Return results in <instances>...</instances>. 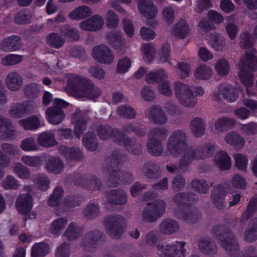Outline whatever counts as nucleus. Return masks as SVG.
Listing matches in <instances>:
<instances>
[{"label":"nucleus","mask_w":257,"mask_h":257,"mask_svg":"<svg viewBox=\"0 0 257 257\" xmlns=\"http://www.w3.org/2000/svg\"><path fill=\"white\" fill-rule=\"evenodd\" d=\"M31 106L28 101L21 103H15L12 104L9 111L11 116L20 118L30 112Z\"/></svg>","instance_id":"nucleus-21"},{"label":"nucleus","mask_w":257,"mask_h":257,"mask_svg":"<svg viewBox=\"0 0 257 257\" xmlns=\"http://www.w3.org/2000/svg\"><path fill=\"white\" fill-rule=\"evenodd\" d=\"M60 152L68 161L78 160L82 156L80 150L77 148L62 146L60 149Z\"/></svg>","instance_id":"nucleus-28"},{"label":"nucleus","mask_w":257,"mask_h":257,"mask_svg":"<svg viewBox=\"0 0 257 257\" xmlns=\"http://www.w3.org/2000/svg\"><path fill=\"white\" fill-rule=\"evenodd\" d=\"M50 248L49 245L44 242L35 243L32 249L33 257H44L49 253Z\"/></svg>","instance_id":"nucleus-35"},{"label":"nucleus","mask_w":257,"mask_h":257,"mask_svg":"<svg viewBox=\"0 0 257 257\" xmlns=\"http://www.w3.org/2000/svg\"><path fill=\"white\" fill-rule=\"evenodd\" d=\"M214 163L221 170H228L231 166V160L226 152L220 151L216 154Z\"/></svg>","instance_id":"nucleus-25"},{"label":"nucleus","mask_w":257,"mask_h":257,"mask_svg":"<svg viewBox=\"0 0 257 257\" xmlns=\"http://www.w3.org/2000/svg\"><path fill=\"white\" fill-rule=\"evenodd\" d=\"M246 186L245 180L239 175L234 176L229 184L219 186L214 190L212 196L214 203L222 202L227 193H231V188L244 189Z\"/></svg>","instance_id":"nucleus-4"},{"label":"nucleus","mask_w":257,"mask_h":257,"mask_svg":"<svg viewBox=\"0 0 257 257\" xmlns=\"http://www.w3.org/2000/svg\"><path fill=\"white\" fill-rule=\"evenodd\" d=\"M208 40L212 48L216 51H222L225 48V39L219 34H211L208 37Z\"/></svg>","instance_id":"nucleus-27"},{"label":"nucleus","mask_w":257,"mask_h":257,"mask_svg":"<svg viewBox=\"0 0 257 257\" xmlns=\"http://www.w3.org/2000/svg\"><path fill=\"white\" fill-rule=\"evenodd\" d=\"M42 90L41 85L36 83H31L25 87V94L30 98H35L37 97Z\"/></svg>","instance_id":"nucleus-45"},{"label":"nucleus","mask_w":257,"mask_h":257,"mask_svg":"<svg viewBox=\"0 0 257 257\" xmlns=\"http://www.w3.org/2000/svg\"><path fill=\"white\" fill-rule=\"evenodd\" d=\"M63 191L61 188H57L53 191L48 199V204L50 206H55L60 202Z\"/></svg>","instance_id":"nucleus-51"},{"label":"nucleus","mask_w":257,"mask_h":257,"mask_svg":"<svg viewBox=\"0 0 257 257\" xmlns=\"http://www.w3.org/2000/svg\"><path fill=\"white\" fill-rule=\"evenodd\" d=\"M239 128L246 135H254L257 133V123L250 122L246 124H241Z\"/></svg>","instance_id":"nucleus-58"},{"label":"nucleus","mask_w":257,"mask_h":257,"mask_svg":"<svg viewBox=\"0 0 257 257\" xmlns=\"http://www.w3.org/2000/svg\"><path fill=\"white\" fill-rule=\"evenodd\" d=\"M72 121L74 123V134L76 137L79 138L81 135L85 130L86 121L83 118L80 117L79 114H76L73 116Z\"/></svg>","instance_id":"nucleus-34"},{"label":"nucleus","mask_w":257,"mask_h":257,"mask_svg":"<svg viewBox=\"0 0 257 257\" xmlns=\"http://www.w3.org/2000/svg\"><path fill=\"white\" fill-rule=\"evenodd\" d=\"M93 58L103 64H110L114 61V55L109 48L105 45L94 47L92 51Z\"/></svg>","instance_id":"nucleus-14"},{"label":"nucleus","mask_w":257,"mask_h":257,"mask_svg":"<svg viewBox=\"0 0 257 257\" xmlns=\"http://www.w3.org/2000/svg\"><path fill=\"white\" fill-rule=\"evenodd\" d=\"M143 59L147 62H151L154 58L155 54L154 47L149 43L143 44L141 49Z\"/></svg>","instance_id":"nucleus-43"},{"label":"nucleus","mask_w":257,"mask_h":257,"mask_svg":"<svg viewBox=\"0 0 257 257\" xmlns=\"http://www.w3.org/2000/svg\"><path fill=\"white\" fill-rule=\"evenodd\" d=\"M67 223V221L64 218L56 219L51 223L49 231L53 235H58L63 231Z\"/></svg>","instance_id":"nucleus-39"},{"label":"nucleus","mask_w":257,"mask_h":257,"mask_svg":"<svg viewBox=\"0 0 257 257\" xmlns=\"http://www.w3.org/2000/svg\"><path fill=\"white\" fill-rule=\"evenodd\" d=\"M34 182L41 190H46L49 187V180L45 174L38 175L35 179Z\"/></svg>","instance_id":"nucleus-56"},{"label":"nucleus","mask_w":257,"mask_h":257,"mask_svg":"<svg viewBox=\"0 0 257 257\" xmlns=\"http://www.w3.org/2000/svg\"><path fill=\"white\" fill-rule=\"evenodd\" d=\"M165 210L166 204L162 200H157L148 202L142 212V219L147 222L154 221L164 213Z\"/></svg>","instance_id":"nucleus-8"},{"label":"nucleus","mask_w":257,"mask_h":257,"mask_svg":"<svg viewBox=\"0 0 257 257\" xmlns=\"http://www.w3.org/2000/svg\"><path fill=\"white\" fill-rule=\"evenodd\" d=\"M31 15L27 11H21L15 17V21L19 24H26L30 22Z\"/></svg>","instance_id":"nucleus-59"},{"label":"nucleus","mask_w":257,"mask_h":257,"mask_svg":"<svg viewBox=\"0 0 257 257\" xmlns=\"http://www.w3.org/2000/svg\"><path fill=\"white\" fill-rule=\"evenodd\" d=\"M20 147L25 152H32L38 150V147L35 139L29 137L24 139L21 143Z\"/></svg>","instance_id":"nucleus-44"},{"label":"nucleus","mask_w":257,"mask_h":257,"mask_svg":"<svg viewBox=\"0 0 257 257\" xmlns=\"http://www.w3.org/2000/svg\"><path fill=\"white\" fill-rule=\"evenodd\" d=\"M98 134L101 140H105L109 138H112L114 141L122 142L126 147H131V141L130 139L126 138L123 134L108 126L100 127L98 131Z\"/></svg>","instance_id":"nucleus-12"},{"label":"nucleus","mask_w":257,"mask_h":257,"mask_svg":"<svg viewBox=\"0 0 257 257\" xmlns=\"http://www.w3.org/2000/svg\"><path fill=\"white\" fill-rule=\"evenodd\" d=\"M191 129L196 137H201L204 134L205 124L204 121L200 118H194L191 122Z\"/></svg>","instance_id":"nucleus-37"},{"label":"nucleus","mask_w":257,"mask_h":257,"mask_svg":"<svg viewBox=\"0 0 257 257\" xmlns=\"http://www.w3.org/2000/svg\"><path fill=\"white\" fill-rule=\"evenodd\" d=\"M160 229L165 233H171L178 230L179 225L176 221L167 219L162 221Z\"/></svg>","instance_id":"nucleus-40"},{"label":"nucleus","mask_w":257,"mask_h":257,"mask_svg":"<svg viewBox=\"0 0 257 257\" xmlns=\"http://www.w3.org/2000/svg\"><path fill=\"white\" fill-rule=\"evenodd\" d=\"M17 147L9 144H4L0 150V166L6 167L10 162L9 156L15 155L18 153Z\"/></svg>","instance_id":"nucleus-16"},{"label":"nucleus","mask_w":257,"mask_h":257,"mask_svg":"<svg viewBox=\"0 0 257 257\" xmlns=\"http://www.w3.org/2000/svg\"><path fill=\"white\" fill-rule=\"evenodd\" d=\"M23 59L22 55L16 54H9L4 57L1 60V63L5 66H11L21 63Z\"/></svg>","instance_id":"nucleus-47"},{"label":"nucleus","mask_w":257,"mask_h":257,"mask_svg":"<svg viewBox=\"0 0 257 257\" xmlns=\"http://www.w3.org/2000/svg\"><path fill=\"white\" fill-rule=\"evenodd\" d=\"M82 142L87 149L91 151L96 150L97 146L96 139L92 133L88 132L83 138Z\"/></svg>","instance_id":"nucleus-48"},{"label":"nucleus","mask_w":257,"mask_h":257,"mask_svg":"<svg viewBox=\"0 0 257 257\" xmlns=\"http://www.w3.org/2000/svg\"><path fill=\"white\" fill-rule=\"evenodd\" d=\"M174 90L178 101L185 107L194 106L197 102L196 99L193 97V90L187 84L176 82L174 84Z\"/></svg>","instance_id":"nucleus-5"},{"label":"nucleus","mask_w":257,"mask_h":257,"mask_svg":"<svg viewBox=\"0 0 257 257\" xmlns=\"http://www.w3.org/2000/svg\"><path fill=\"white\" fill-rule=\"evenodd\" d=\"M21 41L20 37L12 36L4 40L2 44V49L6 52L18 51L20 49Z\"/></svg>","instance_id":"nucleus-23"},{"label":"nucleus","mask_w":257,"mask_h":257,"mask_svg":"<svg viewBox=\"0 0 257 257\" xmlns=\"http://www.w3.org/2000/svg\"><path fill=\"white\" fill-rule=\"evenodd\" d=\"M222 245L230 255H237L238 252V245L236 240L233 238L227 237L221 241Z\"/></svg>","instance_id":"nucleus-33"},{"label":"nucleus","mask_w":257,"mask_h":257,"mask_svg":"<svg viewBox=\"0 0 257 257\" xmlns=\"http://www.w3.org/2000/svg\"><path fill=\"white\" fill-rule=\"evenodd\" d=\"M105 19L106 20V26L109 28H116L119 22V19L115 13L111 11H107L105 15Z\"/></svg>","instance_id":"nucleus-54"},{"label":"nucleus","mask_w":257,"mask_h":257,"mask_svg":"<svg viewBox=\"0 0 257 257\" xmlns=\"http://www.w3.org/2000/svg\"><path fill=\"white\" fill-rule=\"evenodd\" d=\"M65 168L63 161L57 157L50 158L45 165V168L48 172L54 174L62 173Z\"/></svg>","instance_id":"nucleus-20"},{"label":"nucleus","mask_w":257,"mask_h":257,"mask_svg":"<svg viewBox=\"0 0 257 257\" xmlns=\"http://www.w3.org/2000/svg\"><path fill=\"white\" fill-rule=\"evenodd\" d=\"M225 143L236 149H241L245 144L244 139L237 132L231 131L224 136Z\"/></svg>","instance_id":"nucleus-22"},{"label":"nucleus","mask_w":257,"mask_h":257,"mask_svg":"<svg viewBox=\"0 0 257 257\" xmlns=\"http://www.w3.org/2000/svg\"><path fill=\"white\" fill-rule=\"evenodd\" d=\"M236 167L239 170H245L247 167L248 160L246 157L241 154H237L234 156Z\"/></svg>","instance_id":"nucleus-60"},{"label":"nucleus","mask_w":257,"mask_h":257,"mask_svg":"<svg viewBox=\"0 0 257 257\" xmlns=\"http://www.w3.org/2000/svg\"><path fill=\"white\" fill-rule=\"evenodd\" d=\"M166 133V129L162 127L155 128L150 132L147 148L148 151L153 155L159 156L162 153V145L158 139L165 137Z\"/></svg>","instance_id":"nucleus-9"},{"label":"nucleus","mask_w":257,"mask_h":257,"mask_svg":"<svg viewBox=\"0 0 257 257\" xmlns=\"http://www.w3.org/2000/svg\"><path fill=\"white\" fill-rule=\"evenodd\" d=\"M107 200L113 204H121L126 202L125 194L122 191H111L107 195Z\"/></svg>","instance_id":"nucleus-32"},{"label":"nucleus","mask_w":257,"mask_h":257,"mask_svg":"<svg viewBox=\"0 0 257 257\" xmlns=\"http://www.w3.org/2000/svg\"><path fill=\"white\" fill-rule=\"evenodd\" d=\"M11 123L7 119L0 116V127L4 134L1 136L3 139H12L14 135V132L10 126Z\"/></svg>","instance_id":"nucleus-36"},{"label":"nucleus","mask_w":257,"mask_h":257,"mask_svg":"<svg viewBox=\"0 0 257 257\" xmlns=\"http://www.w3.org/2000/svg\"><path fill=\"white\" fill-rule=\"evenodd\" d=\"M92 14V11L90 8L86 6H80L73 11L69 15L71 19L75 20H80L90 16Z\"/></svg>","instance_id":"nucleus-29"},{"label":"nucleus","mask_w":257,"mask_h":257,"mask_svg":"<svg viewBox=\"0 0 257 257\" xmlns=\"http://www.w3.org/2000/svg\"><path fill=\"white\" fill-rule=\"evenodd\" d=\"M12 168L21 179H27L30 177V173L29 169L21 163L14 164Z\"/></svg>","instance_id":"nucleus-49"},{"label":"nucleus","mask_w":257,"mask_h":257,"mask_svg":"<svg viewBox=\"0 0 257 257\" xmlns=\"http://www.w3.org/2000/svg\"><path fill=\"white\" fill-rule=\"evenodd\" d=\"M190 30V29L187 21L181 19L175 25L172 33L178 38L184 39L189 34Z\"/></svg>","instance_id":"nucleus-24"},{"label":"nucleus","mask_w":257,"mask_h":257,"mask_svg":"<svg viewBox=\"0 0 257 257\" xmlns=\"http://www.w3.org/2000/svg\"><path fill=\"white\" fill-rule=\"evenodd\" d=\"M47 43L55 48L61 47L64 43V39L61 38L57 34H50L46 39Z\"/></svg>","instance_id":"nucleus-50"},{"label":"nucleus","mask_w":257,"mask_h":257,"mask_svg":"<svg viewBox=\"0 0 257 257\" xmlns=\"http://www.w3.org/2000/svg\"><path fill=\"white\" fill-rule=\"evenodd\" d=\"M221 97L228 102H234L238 98L239 90L236 87L231 84H222L213 93V97L215 100H218Z\"/></svg>","instance_id":"nucleus-10"},{"label":"nucleus","mask_w":257,"mask_h":257,"mask_svg":"<svg viewBox=\"0 0 257 257\" xmlns=\"http://www.w3.org/2000/svg\"><path fill=\"white\" fill-rule=\"evenodd\" d=\"M167 77V73L163 70L160 69L148 73L146 75V80L149 83L160 82L158 86L159 92L164 95L170 96L172 93L170 84L167 81H164Z\"/></svg>","instance_id":"nucleus-7"},{"label":"nucleus","mask_w":257,"mask_h":257,"mask_svg":"<svg viewBox=\"0 0 257 257\" xmlns=\"http://www.w3.org/2000/svg\"><path fill=\"white\" fill-rule=\"evenodd\" d=\"M132 66V60L127 57L119 58L117 63L116 71L119 74H123L128 71Z\"/></svg>","instance_id":"nucleus-41"},{"label":"nucleus","mask_w":257,"mask_h":257,"mask_svg":"<svg viewBox=\"0 0 257 257\" xmlns=\"http://www.w3.org/2000/svg\"><path fill=\"white\" fill-rule=\"evenodd\" d=\"M19 182L14 177L9 176L4 179L2 186L5 189H17L19 186Z\"/></svg>","instance_id":"nucleus-57"},{"label":"nucleus","mask_w":257,"mask_h":257,"mask_svg":"<svg viewBox=\"0 0 257 257\" xmlns=\"http://www.w3.org/2000/svg\"><path fill=\"white\" fill-rule=\"evenodd\" d=\"M68 103L64 100L55 98L53 102V106L48 108L46 111V117L48 122L53 124L61 123L65 117L62 108H65Z\"/></svg>","instance_id":"nucleus-6"},{"label":"nucleus","mask_w":257,"mask_h":257,"mask_svg":"<svg viewBox=\"0 0 257 257\" xmlns=\"http://www.w3.org/2000/svg\"><path fill=\"white\" fill-rule=\"evenodd\" d=\"M5 83L8 89L12 91H17L22 87L23 79L16 72H11L7 74Z\"/></svg>","instance_id":"nucleus-17"},{"label":"nucleus","mask_w":257,"mask_h":257,"mask_svg":"<svg viewBox=\"0 0 257 257\" xmlns=\"http://www.w3.org/2000/svg\"><path fill=\"white\" fill-rule=\"evenodd\" d=\"M170 46L168 44H165L162 47L160 52V58L159 60V63H163L168 62L170 58Z\"/></svg>","instance_id":"nucleus-64"},{"label":"nucleus","mask_w":257,"mask_h":257,"mask_svg":"<svg viewBox=\"0 0 257 257\" xmlns=\"http://www.w3.org/2000/svg\"><path fill=\"white\" fill-rule=\"evenodd\" d=\"M19 123L25 130H36L41 125L40 120L36 115H32L26 118L21 119Z\"/></svg>","instance_id":"nucleus-30"},{"label":"nucleus","mask_w":257,"mask_h":257,"mask_svg":"<svg viewBox=\"0 0 257 257\" xmlns=\"http://www.w3.org/2000/svg\"><path fill=\"white\" fill-rule=\"evenodd\" d=\"M192 186L201 193H206L208 189V186L204 180H194L192 182Z\"/></svg>","instance_id":"nucleus-61"},{"label":"nucleus","mask_w":257,"mask_h":257,"mask_svg":"<svg viewBox=\"0 0 257 257\" xmlns=\"http://www.w3.org/2000/svg\"><path fill=\"white\" fill-rule=\"evenodd\" d=\"M16 206L19 213L22 214H26L32 208V198L28 194H21L17 199Z\"/></svg>","instance_id":"nucleus-18"},{"label":"nucleus","mask_w":257,"mask_h":257,"mask_svg":"<svg viewBox=\"0 0 257 257\" xmlns=\"http://www.w3.org/2000/svg\"><path fill=\"white\" fill-rule=\"evenodd\" d=\"M123 218L119 216H113L108 218L106 221L107 232L113 237H118L122 233L121 223Z\"/></svg>","instance_id":"nucleus-15"},{"label":"nucleus","mask_w":257,"mask_h":257,"mask_svg":"<svg viewBox=\"0 0 257 257\" xmlns=\"http://www.w3.org/2000/svg\"><path fill=\"white\" fill-rule=\"evenodd\" d=\"M138 10L140 13L148 20L147 22L148 25L155 27L158 25V22L155 20L151 22L149 21L154 19L158 14L156 7L150 0H140Z\"/></svg>","instance_id":"nucleus-11"},{"label":"nucleus","mask_w":257,"mask_h":257,"mask_svg":"<svg viewBox=\"0 0 257 257\" xmlns=\"http://www.w3.org/2000/svg\"><path fill=\"white\" fill-rule=\"evenodd\" d=\"M186 136L181 131H174L169 138L166 154L176 155L183 154L180 167L189 164L194 160H200L209 156L214 151V146L207 144L198 150L193 151L187 148L185 143Z\"/></svg>","instance_id":"nucleus-2"},{"label":"nucleus","mask_w":257,"mask_h":257,"mask_svg":"<svg viewBox=\"0 0 257 257\" xmlns=\"http://www.w3.org/2000/svg\"><path fill=\"white\" fill-rule=\"evenodd\" d=\"M150 118L157 123H164L167 121L165 112L159 108H154L149 114Z\"/></svg>","instance_id":"nucleus-46"},{"label":"nucleus","mask_w":257,"mask_h":257,"mask_svg":"<svg viewBox=\"0 0 257 257\" xmlns=\"http://www.w3.org/2000/svg\"><path fill=\"white\" fill-rule=\"evenodd\" d=\"M213 74L211 68L206 65H202L198 67L195 72L196 78L203 80L209 79Z\"/></svg>","instance_id":"nucleus-38"},{"label":"nucleus","mask_w":257,"mask_h":257,"mask_svg":"<svg viewBox=\"0 0 257 257\" xmlns=\"http://www.w3.org/2000/svg\"><path fill=\"white\" fill-rule=\"evenodd\" d=\"M236 124V120L233 118L222 117L215 121L213 131L214 133H223L233 127Z\"/></svg>","instance_id":"nucleus-19"},{"label":"nucleus","mask_w":257,"mask_h":257,"mask_svg":"<svg viewBox=\"0 0 257 257\" xmlns=\"http://www.w3.org/2000/svg\"><path fill=\"white\" fill-rule=\"evenodd\" d=\"M240 46L248 48L245 56L242 58L237 65V76L241 84L245 87V92L248 97L254 96L255 92L253 88L254 84V74L252 71L257 69V57L255 51L249 49L252 44L249 34L245 32L240 35L239 39Z\"/></svg>","instance_id":"nucleus-1"},{"label":"nucleus","mask_w":257,"mask_h":257,"mask_svg":"<svg viewBox=\"0 0 257 257\" xmlns=\"http://www.w3.org/2000/svg\"><path fill=\"white\" fill-rule=\"evenodd\" d=\"M38 144L43 147H51L57 144L55 135L53 133L45 132L40 134L37 138Z\"/></svg>","instance_id":"nucleus-26"},{"label":"nucleus","mask_w":257,"mask_h":257,"mask_svg":"<svg viewBox=\"0 0 257 257\" xmlns=\"http://www.w3.org/2000/svg\"><path fill=\"white\" fill-rule=\"evenodd\" d=\"M162 15L165 21L168 24H171L175 19L174 10L170 7H165Z\"/></svg>","instance_id":"nucleus-62"},{"label":"nucleus","mask_w":257,"mask_h":257,"mask_svg":"<svg viewBox=\"0 0 257 257\" xmlns=\"http://www.w3.org/2000/svg\"><path fill=\"white\" fill-rule=\"evenodd\" d=\"M244 237L245 240L252 241L257 238V224L253 226L249 225L246 230Z\"/></svg>","instance_id":"nucleus-63"},{"label":"nucleus","mask_w":257,"mask_h":257,"mask_svg":"<svg viewBox=\"0 0 257 257\" xmlns=\"http://www.w3.org/2000/svg\"><path fill=\"white\" fill-rule=\"evenodd\" d=\"M21 161L25 165L30 167H38L41 164L42 160L39 156H31L24 155L22 156Z\"/></svg>","instance_id":"nucleus-52"},{"label":"nucleus","mask_w":257,"mask_h":257,"mask_svg":"<svg viewBox=\"0 0 257 257\" xmlns=\"http://www.w3.org/2000/svg\"><path fill=\"white\" fill-rule=\"evenodd\" d=\"M80 228L77 224L72 222L70 223L65 232V235L69 239H74L79 236Z\"/></svg>","instance_id":"nucleus-53"},{"label":"nucleus","mask_w":257,"mask_h":257,"mask_svg":"<svg viewBox=\"0 0 257 257\" xmlns=\"http://www.w3.org/2000/svg\"><path fill=\"white\" fill-rule=\"evenodd\" d=\"M184 244L177 242L173 245H158V253L162 257H185Z\"/></svg>","instance_id":"nucleus-13"},{"label":"nucleus","mask_w":257,"mask_h":257,"mask_svg":"<svg viewBox=\"0 0 257 257\" xmlns=\"http://www.w3.org/2000/svg\"><path fill=\"white\" fill-rule=\"evenodd\" d=\"M199 247L201 251L206 254H211L215 252L216 245L211 243L210 240L206 238H201L198 242Z\"/></svg>","instance_id":"nucleus-42"},{"label":"nucleus","mask_w":257,"mask_h":257,"mask_svg":"<svg viewBox=\"0 0 257 257\" xmlns=\"http://www.w3.org/2000/svg\"><path fill=\"white\" fill-rule=\"evenodd\" d=\"M62 36L69 38L71 40L77 41L79 39L78 31L69 26H65L61 31Z\"/></svg>","instance_id":"nucleus-55"},{"label":"nucleus","mask_w":257,"mask_h":257,"mask_svg":"<svg viewBox=\"0 0 257 257\" xmlns=\"http://www.w3.org/2000/svg\"><path fill=\"white\" fill-rule=\"evenodd\" d=\"M214 68L216 72L220 76H226L230 70L228 61L224 58L217 60L214 64Z\"/></svg>","instance_id":"nucleus-31"},{"label":"nucleus","mask_w":257,"mask_h":257,"mask_svg":"<svg viewBox=\"0 0 257 257\" xmlns=\"http://www.w3.org/2000/svg\"><path fill=\"white\" fill-rule=\"evenodd\" d=\"M64 79L76 97L94 100L101 94V90L90 80L71 74L66 75Z\"/></svg>","instance_id":"nucleus-3"}]
</instances>
